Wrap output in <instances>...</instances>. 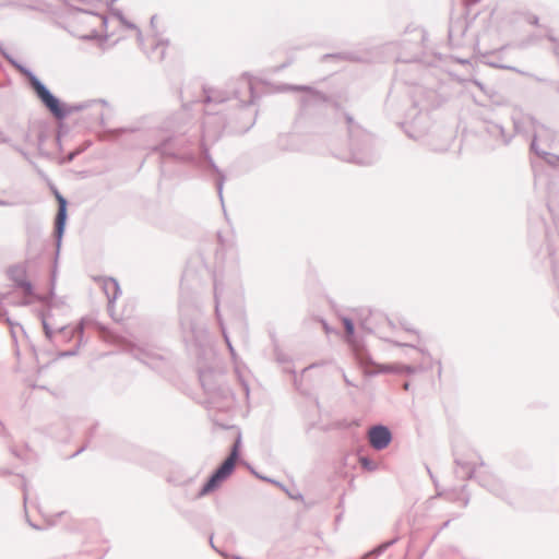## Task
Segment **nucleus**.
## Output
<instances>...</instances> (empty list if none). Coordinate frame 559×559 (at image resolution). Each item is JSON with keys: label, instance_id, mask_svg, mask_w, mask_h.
Instances as JSON below:
<instances>
[{"label": "nucleus", "instance_id": "60", "mask_svg": "<svg viewBox=\"0 0 559 559\" xmlns=\"http://www.w3.org/2000/svg\"><path fill=\"white\" fill-rule=\"evenodd\" d=\"M468 501H469V498H468V497H466V498L464 499V507H466V506L468 504Z\"/></svg>", "mask_w": 559, "mask_h": 559}, {"label": "nucleus", "instance_id": "18", "mask_svg": "<svg viewBox=\"0 0 559 559\" xmlns=\"http://www.w3.org/2000/svg\"><path fill=\"white\" fill-rule=\"evenodd\" d=\"M275 145L282 152H297L301 150V140L295 133H280Z\"/></svg>", "mask_w": 559, "mask_h": 559}, {"label": "nucleus", "instance_id": "54", "mask_svg": "<svg viewBox=\"0 0 559 559\" xmlns=\"http://www.w3.org/2000/svg\"><path fill=\"white\" fill-rule=\"evenodd\" d=\"M547 37H548V39H549L550 41H552V43H556V41H557V39H556L551 34H548V35H547Z\"/></svg>", "mask_w": 559, "mask_h": 559}, {"label": "nucleus", "instance_id": "62", "mask_svg": "<svg viewBox=\"0 0 559 559\" xmlns=\"http://www.w3.org/2000/svg\"><path fill=\"white\" fill-rule=\"evenodd\" d=\"M253 123H254V120L250 123V126H248V127L246 128V130H245V131H248L249 129H251V127L253 126Z\"/></svg>", "mask_w": 559, "mask_h": 559}, {"label": "nucleus", "instance_id": "23", "mask_svg": "<svg viewBox=\"0 0 559 559\" xmlns=\"http://www.w3.org/2000/svg\"><path fill=\"white\" fill-rule=\"evenodd\" d=\"M58 332L63 335L64 338L70 340L75 334L79 335L80 341L79 343H82L83 334H84V320L82 319L80 323L74 328L70 329L69 326H61L59 328Z\"/></svg>", "mask_w": 559, "mask_h": 559}, {"label": "nucleus", "instance_id": "21", "mask_svg": "<svg viewBox=\"0 0 559 559\" xmlns=\"http://www.w3.org/2000/svg\"><path fill=\"white\" fill-rule=\"evenodd\" d=\"M103 289L109 302H114L121 293L119 283L112 277L104 280Z\"/></svg>", "mask_w": 559, "mask_h": 559}, {"label": "nucleus", "instance_id": "26", "mask_svg": "<svg viewBox=\"0 0 559 559\" xmlns=\"http://www.w3.org/2000/svg\"><path fill=\"white\" fill-rule=\"evenodd\" d=\"M203 92L205 94L204 102H206V103H223L230 98V97H223L219 93L210 94L206 90H204Z\"/></svg>", "mask_w": 559, "mask_h": 559}, {"label": "nucleus", "instance_id": "10", "mask_svg": "<svg viewBox=\"0 0 559 559\" xmlns=\"http://www.w3.org/2000/svg\"><path fill=\"white\" fill-rule=\"evenodd\" d=\"M282 91L304 92V95L299 100L300 108L304 112L320 110L325 107L330 100V98L324 93L308 85L287 84L282 87Z\"/></svg>", "mask_w": 559, "mask_h": 559}, {"label": "nucleus", "instance_id": "51", "mask_svg": "<svg viewBox=\"0 0 559 559\" xmlns=\"http://www.w3.org/2000/svg\"><path fill=\"white\" fill-rule=\"evenodd\" d=\"M96 36H97V34H96V33H94V34H91V35H86V36H84L83 38H84V39H88V40H90V39H92V38H95Z\"/></svg>", "mask_w": 559, "mask_h": 559}, {"label": "nucleus", "instance_id": "38", "mask_svg": "<svg viewBox=\"0 0 559 559\" xmlns=\"http://www.w3.org/2000/svg\"><path fill=\"white\" fill-rule=\"evenodd\" d=\"M153 150L156 151V152H159L163 155L167 154L166 142H163L162 144L155 146Z\"/></svg>", "mask_w": 559, "mask_h": 559}, {"label": "nucleus", "instance_id": "61", "mask_svg": "<svg viewBox=\"0 0 559 559\" xmlns=\"http://www.w3.org/2000/svg\"><path fill=\"white\" fill-rule=\"evenodd\" d=\"M21 305H23V306H27V305H29V301H28V300H23V301L21 302Z\"/></svg>", "mask_w": 559, "mask_h": 559}, {"label": "nucleus", "instance_id": "33", "mask_svg": "<svg viewBox=\"0 0 559 559\" xmlns=\"http://www.w3.org/2000/svg\"><path fill=\"white\" fill-rule=\"evenodd\" d=\"M525 120L530 121L531 126L533 127L534 129V135L533 138L536 135V136H539L538 135V131H537V127H538V123L537 121L535 120V118L531 117V116H527L524 118ZM539 128H543V124H539ZM538 140V138H536V141Z\"/></svg>", "mask_w": 559, "mask_h": 559}, {"label": "nucleus", "instance_id": "47", "mask_svg": "<svg viewBox=\"0 0 559 559\" xmlns=\"http://www.w3.org/2000/svg\"><path fill=\"white\" fill-rule=\"evenodd\" d=\"M14 150H16L19 153H21L25 158H27V154L19 146L13 145Z\"/></svg>", "mask_w": 559, "mask_h": 559}, {"label": "nucleus", "instance_id": "36", "mask_svg": "<svg viewBox=\"0 0 559 559\" xmlns=\"http://www.w3.org/2000/svg\"><path fill=\"white\" fill-rule=\"evenodd\" d=\"M60 103L64 106V109L69 111V114L63 119H66L71 112L79 111V110H82L83 108H85L84 105H78V106H74V107H67V105L64 103H62L61 100H60Z\"/></svg>", "mask_w": 559, "mask_h": 559}, {"label": "nucleus", "instance_id": "29", "mask_svg": "<svg viewBox=\"0 0 559 559\" xmlns=\"http://www.w3.org/2000/svg\"><path fill=\"white\" fill-rule=\"evenodd\" d=\"M343 325L347 335H353L355 332V324L350 318H343Z\"/></svg>", "mask_w": 559, "mask_h": 559}, {"label": "nucleus", "instance_id": "24", "mask_svg": "<svg viewBox=\"0 0 559 559\" xmlns=\"http://www.w3.org/2000/svg\"><path fill=\"white\" fill-rule=\"evenodd\" d=\"M114 16L117 17L119 20V22L122 25H124L127 28L136 31L138 41H139L140 45L143 44L142 32H141V29L134 23H132L129 20H127V17L123 15V13L121 11L115 12Z\"/></svg>", "mask_w": 559, "mask_h": 559}, {"label": "nucleus", "instance_id": "3", "mask_svg": "<svg viewBox=\"0 0 559 559\" xmlns=\"http://www.w3.org/2000/svg\"><path fill=\"white\" fill-rule=\"evenodd\" d=\"M0 53L22 74L26 78L31 88L33 90L36 97L45 106V108L58 120L69 114L64 109V106L60 103V99L43 83L38 76L28 68L17 62L0 44Z\"/></svg>", "mask_w": 559, "mask_h": 559}, {"label": "nucleus", "instance_id": "19", "mask_svg": "<svg viewBox=\"0 0 559 559\" xmlns=\"http://www.w3.org/2000/svg\"><path fill=\"white\" fill-rule=\"evenodd\" d=\"M150 49L144 47V43L141 45L148 59L156 62L163 61L166 55V49L168 47V40L157 39L154 37L150 40Z\"/></svg>", "mask_w": 559, "mask_h": 559}, {"label": "nucleus", "instance_id": "14", "mask_svg": "<svg viewBox=\"0 0 559 559\" xmlns=\"http://www.w3.org/2000/svg\"><path fill=\"white\" fill-rule=\"evenodd\" d=\"M391 430L381 424L374 425L368 430V441L372 449L381 451L389 447L392 441Z\"/></svg>", "mask_w": 559, "mask_h": 559}, {"label": "nucleus", "instance_id": "9", "mask_svg": "<svg viewBox=\"0 0 559 559\" xmlns=\"http://www.w3.org/2000/svg\"><path fill=\"white\" fill-rule=\"evenodd\" d=\"M513 119V132H507L504 128L496 122L486 121L480 130L481 135L488 141V145L491 150L497 148L499 146L508 145L514 133H524L526 130L523 127V122L516 118Z\"/></svg>", "mask_w": 559, "mask_h": 559}, {"label": "nucleus", "instance_id": "2", "mask_svg": "<svg viewBox=\"0 0 559 559\" xmlns=\"http://www.w3.org/2000/svg\"><path fill=\"white\" fill-rule=\"evenodd\" d=\"M349 136V151L341 158L367 166L373 164L378 158L372 135L354 121L349 114H345Z\"/></svg>", "mask_w": 559, "mask_h": 559}, {"label": "nucleus", "instance_id": "46", "mask_svg": "<svg viewBox=\"0 0 559 559\" xmlns=\"http://www.w3.org/2000/svg\"><path fill=\"white\" fill-rule=\"evenodd\" d=\"M26 487H27L26 481L24 480L23 486H22L23 491H24V501H26V499H27V488Z\"/></svg>", "mask_w": 559, "mask_h": 559}, {"label": "nucleus", "instance_id": "50", "mask_svg": "<svg viewBox=\"0 0 559 559\" xmlns=\"http://www.w3.org/2000/svg\"><path fill=\"white\" fill-rule=\"evenodd\" d=\"M76 156V153L73 152V153H70L69 156H68V162H72L74 159V157Z\"/></svg>", "mask_w": 559, "mask_h": 559}, {"label": "nucleus", "instance_id": "45", "mask_svg": "<svg viewBox=\"0 0 559 559\" xmlns=\"http://www.w3.org/2000/svg\"><path fill=\"white\" fill-rule=\"evenodd\" d=\"M190 329H191V331H192L193 333H194L197 330H198V332H199V333H203V332H204L203 328H197V326H194L193 324H191Z\"/></svg>", "mask_w": 559, "mask_h": 559}, {"label": "nucleus", "instance_id": "32", "mask_svg": "<svg viewBox=\"0 0 559 559\" xmlns=\"http://www.w3.org/2000/svg\"><path fill=\"white\" fill-rule=\"evenodd\" d=\"M326 58H340V59H344V60H354V56L352 53H334V55H330V53H326L324 56V59Z\"/></svg>", "mask_w": 559, "mask_h": 559}, {"label": "nucleus", "instance_id": "37", "mask_svg": "<svg viewBox=\"0 0 559 559\" xmlns=\"http://www.w3.org/2000/svg\"><path fill=\"white\" fill-rule=\"evenodd\" d=\"M400 324L406 332L417 334V332L411 326V324L406 320L401 321Z\"/></svg>", "mask_w": 559, "mask_h": 559}, {"label": "nucleus", "instance_id": "53", "mask_svg": "<svg viewBox=\"0 0 559 559\" xmlns=\"http://www.w3.org/2000/svg\"><path fill=\"white\" fill-rule=\"evenodd\" d=\"M11 453L16 456V457H20V454L17 453V451L14 449V448H11Z\"/></svg>", "mask_w": 559, "mask_h": 559}, {"label": "nucleus", "instance_id": "28", "mask_svg": "<svg viewBox=\"0 0 559 559\" xmlns=\"http://www.w3.org/2000/svg\"><path fill=\"white\" fill-rule=\"evenodd\" d=\"M359 463L367 471L377 469V464L371 459H369L367 456H360Z\"/></svg>", "mask_w": 559, "mask_h": 559}, {"label": "nucleus", "instance_id": "11", "mask_svg": "<svg viewBox=\"0 0 559 559\" xmlns=\"http://www.w3.org/2000/svg\"><path fill=\"white\" fill-rule=\"evenodd\" d=\"M56 199L58 202V211L55 218V238H56V247L57 253H59L61 247V240L66 230V224L68 219V201L61 195L58 191H56Z\"/></svg>", "mask_w": 559, "mask_h": 559}, {"label": "nucleus", "instance_id": "25", "mask_svg": "<svg viewBox=\"0 0 559 559\" xmlns=\"http://www.w3.org/2000/svg\"><path fill=\"white\" fill-rule=\"evenodd\" d=\"M536 138H537V136L535 135V136H534V139H532V142H531V150H532L535 154H537V155H539V156H544V157H545V159H546V162H547L549 165L555 166V165H556V162H559V156L554 155V154H550V153H548V152H546V151H540V150L538 148V146L536 145Z\"/></svg>", "mask_w": 559, "mask_h": 559}, {"label": "nucleus", "instance_id": "58", "mask_svg": "<svg viewBox=\"0 0 559 559\" xmlns=\"http://www.w3.org/2000/svg\"><path fill=\"white\" fill-rule=\"evenodd\" d=\"M277 360H278V361H281V362L286 361V359L284 358V356H281V355H277Z\"/></svg>", "mask_w": 559, "mask_h": 559}, {"label": "nucleus", "instance_id": "17", "mask_svg": "<svg viewBox=\"0 0 559 559\" xmlns=\"http://www.w3.org/2000/svg\"><path fill=\"white\" fill-rule=\"evenodd\" d=\"M382 323H386L390 326H394L391 320H389L388 317H385L383 313L379 311H370L368 317L362 319L360 324L364 330H366L369 333H378L379 332V325Z\"/></svg>", "mask_w": 559, "mask_h": 559}, {"label": "nucleus", "instance_id": "6", "mask_svg": "<svg viewBox=\"0 0 559 559\" xmlns=\"http://www.w3.org/2000/svg\"><path fill=\"white\" fill-rule=\"evenodd\" d=\"M199 380L209 396L210 403L219 409L233 405L235 401L234 393L226 384L223 371L213 368L201 369L199 371Z\"/></svg>", "mask_w": 559, "mask_h": 559}, {"label": "nucleus", "instance_id": "44", "mask_svg": "<svg viewBox=\"0 0 559 559\" xmlns=\"http://www.w3.org/2000/svg\"><path fill=\"white\" fill-rule=\"evenodd\" d=\"M140 360L145 365L152 366V364L148 361V356L146 354H144L143 357L140 358Z\"/></svg>", "mask_w": 559, "mask_h": 559}, {"label": "nucleus", "instance_id": "16", "mask_svg": "<svg viewBox=\"0 0 559 559\" xmlns=\"http://www.w3.org/2000/svg\"><path fill=\"white\" fill-rule=\"evenodd\" d=\"M233 98L239 100L241 106H249L253 103V84L246 75L237 81V87L233 91Z\"/></svg>", "mask_w": 559, "mask_h": 559}, {"label": "nucleus", "instance_id": "5", "mask_svg": "<svg viewBox=\"0 0 559 559\" xmlns=\"http://www.w3.org/2000/svg\"><path fill=\"white\" fill-rule=\"evenodd\" d=\"M0 53L22 74L26 78L31 88L33 90L36 97L45 106V108L58 120L69 114L64 109V106L60 103V99L43 83L38 76L28 68L17 62L0 44Z\"/></svg>", "mask_w": 559, "mask_h": 559}, {"label": "nucleus", "instance_id": "30", "mask_svg": "<svg viewBox=\"0 0 559 559\" xmlns=\"http://www.w3.org/2000/svg\"><path fill=\"white\" fill-rule=\"evenodd\" d=\"M5 320H7L8 324H9V325H10V328H11V334H12V337H13L14 340L16 338V335H15L16 330H14L15 328L21 329V331L25 334L24 328H23L21 324H19V323H14L13 321H11V319H10L9 317H8Z\"/></svg>", "mask_w": 559, "mask_h": 559}, {"label": "nucleus", "instance_id": "12", "mask_svg": "<svg viewBox=\"0 0 559 559\" xmlns=\"http://www.w3.org/2000/svg\"><path fill=\"white\" fill-rule=\"evenodd\" d=\"M454 463L456 465L455 475L463 480L476 479V475L479 472L476 469V466H484V462L476 455H473V457L455 456Z\"/></svg>", "mask_w": 559, "mask_h": 559}, {"label": "nucleus", "instance_id": "7", "mask_svg": "<svg viewBox=\"0 0 559 559\" xmlns=\"http://www.w3.org/2000/svg\"><path fill=\"white\" fill-rule=\"evenodd\" d=\"M241 436L240 433L235 439L230 449L229 455L219 464V466L210 475L205 484L200 489L198 497H204L215 489L227 479L235 469L236 461L240 457Z\"/></svg>", "mask_w": 559, "mask_h": 559}, {"label": "nucleus", "instance_id": "31", "mask_svg": "<svg viewBox=\"0 0 559 559\" xmlns=\"http://www.w3.org/2000/svg\"><path fill=\"white\" fill-rule=\"evenodd\" d=\"M395 543V539H392V540H389L382 545H380L379 547H377L372 554H374L376 556H379L380 554H382L388 547L392 546L393 544Z\"/></svg>", "mask_w": 559, "mask_h": 559}, {"label": "nucleus", "instance_id": "64", "mask_svg": "<svg viewBox=\"0 0 559 559\" xmlns=\"http://www.w3.org/2000/svg\"><path fill=\"white\" fill-rule=\"evenodd\" d=\"M408 386H409V384H408L407 382H406V383H404V389H405V390H407V389H408Z\"/></svg>", "mask_w": 559, "mask_h": 559}, {"label": "nucleus", "instance_id": "52", "mask_svg": "<svg viewBox=\"0 0 559 559\" xmlns=\"http://www.w3.org/2000/svg\"><path fill=\"white\" fill-rule=\"evenodd\" d=\"M85 450V447H82L81 449H79L72 456H76L79 455L80 453H82L83 451Z\"/></svg>", "mask_w": 559, "mask_h": 559}, {"label": "nucleus", "instance_id": "56", "mask_svg": "<svg viewBox=\"0 0 559 559\" xmlns=\"http://www.w3.org/2000/svg\"><path fill=\"white\" fill-rule=\"evenodd\" d=\"M1 142H3V143H10V139H9V138H7V136H2V138H1Z\"/></svg>", "mask_w": 559, "mask_h": 559}, {"label": "nucleus", "instance_id": "43", "mask_svg": "<svg viewBox=\"0 0 559 559\" xmlns=\"http://www.w3.org/2000/svg\"><path fill=\"white\" fill-rule=\"evenodd\" d=\"M12 472L10 469H7V468H0V475L1 476H8V475H11Z\"/></svg>", "mask_w": 559, "mask_h": 559}, {"label": "nucleus", "instance_id": "63", "mask_svg": "<svg viewBox=\"0 0 559 559\" xmlns=\"http://www.w3.org/2000/svg\"><path fill=\"white\" fill-rule=\"evenodd\" d=\"M29 525L33 526V528L39 530V527L33 524L32 522H29Z\"/></svg>", "mask_w": 559, "mask_h": 559}, {"label": "nucleus", "instance_id": "20", "mask_svg": "<svg viewBox=\"0 0 559 559\" xmlns=\"http://www.w3.org/2000/svg\"><path fill=\"white\" fill-rule=\"evenodd\" d=\"M203 155L205 160L207 162L209 166L216 173L217 179H216V189L219 197L221 202L223 203V188L226 180V177L224 173L217 167L215 162L213 160L212 156L210 155L209 150L203 146L202 148Z\"/></svg>", "mask_w": 559, "mask_h": 559}, {"label": "nucleus", "instance_id": "22", "mask_svg": "<svg viewBox=\"0 0 559 559\" xmlns=\"http://www.w3.org/2000/svg\"><path fill=\"white\" fill-rule=\"evenodd\" d=\"M467 29L466 21L464 19H457L452 21L449 26V38L455 40L462 37Z\"/></svg>", "mask_w": 559, "mask_h": 559}, {"label": "nucleus", "instance_id": "35", "mask_svg": "<svg viewBox=\"0 0 559 559\" xmlns=\"http://www.w3.org/2000/svg\"><path fill=\"white\" fill-rule=\"evenodd\" d=\"M80 345H81V343H79V344L76 345V347H75V348H73V349L66 350V352L60 353V354H59V356H60V357H71V356H75V355L78 354V352H79V347H80Z\"/></svg>", "mask_w": 559, "mask_h": 559}, {"label": "nucleus", "instance_id": "40", "mask_svg": "<svg viewBox=\"0 0 559 559\" xmlns=\"http://www.w3.org/2000/svg\"><path fill=\"white\" fill-rule=\"evenodd\" d=\"M392 343L395 345V346H399V347H412V348H416V346L412 343H401V342H396V341H392Z\"/></svg>", "mask_w": 559, "mask_h": 559}, {"label": "nucleus", "instance_id": "1", "mask_svg": "<svg viewBox=\"0 0 559 559\" xmlns=\"http://www.w3.org/2000/svg\"><path fill=\"white\" fill-rule=\"evenodd\" d=\"M411 107L401 123L406 135L413 140L421 139L429 130V110L438 107L440 102L436 91L421 85H415L409 92Z\"/></svg>", "mask_w": 559, "mask_h": 559}, {"label": "nucleus", "instance_id": "4", "mask_svg": "<svg viewBox=\"0 0 559 559\" xmlns=\"http://www.w3.org/2000/svg\"><path fill=\"white\" fill-rule=\"evenodd\" d=\"M0 53L22 74L26 78L31 88L33 90L36 97L45 106V108L58 120L69 114L64 109V106L60 103V99L43 83L38 76L28 68L17 62L0 44Z\"/></svg>", "mask_w": 559, "mask_h": 559}, {"label": "nucleus", "instance_id": "13", "mask_svg": "<svg viewBox=\"0 0 559 559\" xmlns=\"http://www.w3.org/2000/svg\"><path fill=\"white\" fill-rule=\"evenodd\" d=\"M9 278L14 283L16 288L23 290L25 296H34V288L32 283L26 278L27 265L26 263H17L9 267Z\"/></svg>", "mask_w": 559, "mask_h": 559}, {"label": "nucleus", "instance_id": "41", "mask_svg": "<svg viewBox=\"0 0 559 559\" xmlns=\"http://www.w3.org/2000/svg\"><path fill=\"white\" fill-rule=\"evenodd\" d=\"M223 335H224V337H225V341H226V343H227V346H228V348H229V350H230L231 355H234V354H235V353H234V347L231 346V343H230V341H229V338H228V336H227V334H226V331H225L224 329H223Z\"/></svg>", "mask_w": 559, "mask_h": 559}, {"label": "nucleus", "instance_id": "15", "mask_svg": "<svg viewBox=\"0 0 559 559\" xmlns=\"http://www.w3.org/2000/svg\"><path fill=\"white\" fill-rule=\"evenodd\" d=\"M476 480L481 487L487 489L492 495L501 499H507L508 492L504 485L491 473L480 471L476 475Z\"/></svg>", "mask_w": 559, "mask_h": 559}, {"label": "nucleus", "instance_id": "49", "mask_svg": "<svg viewBox=\"0 0 559 559\" xmlns=\"http://www.w3.org/2000/svg\"><path fill=\"white\" fill-rule=\"evenodd\" d=\"M254 475H257L259 478L261 479H264V480H267V481H271V483H274V484H277L276 481L272 480V479H269L267 477H262L260 475H258L254 471H253Z\"/></svg>", "mask_w": 559, "mask_h": 559}, {"label": "nucleus", "instance_id": "59", "mask_svg": "<svg viewBox=\"0 0 559 559\" xmlns=\"http://www.w3.org/2000/svg\"><path fill=\"white\" fill-rule=\"evenodd\" d=\"M37 299H38V300H40V301H44V302H47V301H48V298H47V297H40V296H38V297H37Z\"/></svg>", "mask_w": 559, "mask_h": 559}, {"label": "nucleus", "instance_id": "48", "mask_svg": "<svg viewBox=\"0 0 559 559\" xmlns=\"http://www.w3.org/2000/svg\"><path fill=\"white\" fill-rule=\"evenodd\" d=\"M343 377H344V381H345V383H346L347 385H354V383H353V382H352V381L346 377V374H345V373L343 374Z\"/></svg>", "mask_w": 559, "mask_h": 559}, {"label": "nucleus", "instance_id": "42", "mask_svg": "<svg viewBox=\"0 0 559 559\" xmlns=\"http://www.w3.org/2000/svg\"><path fill=\"white\" fill-rule=\"evenodd\" d=\"M502 69H508V70H511V71H514V72H518L520 74H523V75H526L527 73L516 69L515 67H511V66H501Z\"/></svg>", "mask_w": 559, "mask_h": 559}, {"label": "nucleus", "instance_id": "8", "mask_svg": "<svg viewBox=\"0 0 559 559\" xmlns=\"http://www.w3.org/2000/svg\"><path fill=\"white\" fill-rule=\"evenodd\" d=\"M241 436L240 433L235 439L230 449L229 455L219 464V466L210 475L205 484L200 489L198 497H204L215 489L227 479L235 469L236 461L240 457Z\"/></svg>", "mask_w": 559, "mask_h": 559}, {"label": "nucleus", "instance_id": "57", "mask_svg": "<svg viewBox=\"0 0 559 559\" xmlns=\"http://www.w3.org/2000/svg\"><path fill=\"white\" fill-rule=\"evenodd\" d=\"M9 205V202L0 199V206H7Z\"/></svg>", "mask_w": 559, "mask_h": 559}, {"label": "nucleus", "instance_id": "55", "mask_svg": "<svg viewBox=\"0 0 559 559\" xmlns=\"http://www.w3.org/2000/svg\"><path fill=\"white\" fill-rule=\"evenodd\" d=\"M156 19H157V16H156V15H153V16L151 17V21H150V22H151V25H152V26H154V25H155V21H156Z\"/></svg>", "mask_w": 559, "mask_h": 559}, {"label": "nucleus", "instance_id": "39", "mask_svg": "<svg viewBox=\"0 0 559 559\" xmlns=\"http://www.w3.org/2000/svg\"><path fill=\"white\" fill-rule=\"evenodd\" d=\"M527 21H528V23H531L532 25L538 26L539 19H538V16H537V15L530 14V15H528V17H527Z\"/></svg>", "mask_w": 559, "mask_h": 559}, {"label": "nucleus", "instance_id": "27", "mask_svg": "<svg viewBox=\"0 0 559 559\" xmlns=\"http://www.w3.org/2000/svg\"><path fill=\"white\" fill-rule=\"evenodd\" d=\"M40 318H41V324H43V329H44V333H45L46 338L48 341H52L55 332L51 329V326L48 324L46 314L41 313Z\"/></svg>", "mask_w": 559, "mask_h": 559}, {"label": "nucleus", "instance_id": "34", "mask_svg": "<svg viewBox=\"0 0 559 559\" xmlns=\"http://www.w3.org/2000/svg\"><path fill=\"white\" fill-rule=\"evenodd\" d=\"M397 370L406 374H413L417 371V368L411 365H402Z\"/></svg>", "mask_w": 559, "mask_h": 559}]
</instances>
